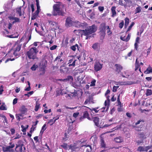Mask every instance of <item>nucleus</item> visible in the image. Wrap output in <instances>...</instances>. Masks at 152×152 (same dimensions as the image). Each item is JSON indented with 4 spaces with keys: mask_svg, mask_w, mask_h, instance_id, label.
<instances>
[{
    "mask_svg": "<svg viewBox=\"0 0 152 152\" xmlns=\"http://www.w3.org/2000/svg\"><path fill=\"white\" fill-rule=\"evenodd\" d=\"M64 6L62 3L57 2L53 6V10L52 12L53 15L63 16L64 12Z\"/></svg>",
    "mask_w": 152,
    "mask_h": 152,
    "instance_id": "obj_1",
    "label": "nucleus"
},
{
    "mask_svg": "<svg viewBox=\"0 0 152 152\" xmlns=\"http://www.w3.org/2000/svg\"><path fill=\"white\" fill-rule=\"evenodd\" d=\"M96 30V27L95 25H93L87 27L85 30H75L74 32L77 35L82 34L85 36H87L95 32Z\"/></svg>",
    "mask_w": 152,
    "mask_h": 152,
    "instance_id": "obj_2",
    "label": "nucleus"
},
{
    "mask_svg": "<svg viewBox=\"0 0 152 152\" xmlns=\"http://www.w3.org/2000/svg\"><path fill=\"white\" fill-rule=\"evenodd\" d=\"M38 51L37 48L34 47L31 48L27 52L26 54L29 59H34L37 58L36 54Z\"/></svg>",
    "mask_w": 152,
    "mask_h": 152,
    "instance_id": "obj_3",
    "label": "nucleus"
},
{
    "mask_svg": "<svg viewBox=\"0 0 152 152\" xmlns=\"http://www.w3.org/2000/svg\"><path fill=\"white\" fill-rule=\"evenodd\" d=\"M21 44H18L16 45L15 48L14 50L11 49L7 55L9 56H11V53H13V55L15 56H17L19 54V51L20 50Z\"/></svg>",
    "mask_w": 152,
    "mask_h": 152,
    "instance_id": "obj_4",
    "label": "nucleus"
},
{
    "mask_svg": "<svg viewBox=\"0 0 152 152\" xmlns=\"http://www.w3.org/2000/svg\"><path fill=\"white\" fill-rule=\"evenodd\" d=\"M10 145L7 146L3 147L2 148L3 151L4 152H12L13 150L12 149L15 147L14 144H12V143L10 142Z\"/></svg>",
    "mask_w": 152,
    "mask_h": 152,
    "instance_id": "obj_5",
    "label": "nucleus"
},
{
    "mask_svg": "<svg viewBox=\"0 0 152 152\" xmlns=\"http://www.w3.org/2000/svg\"><path fill=\"white\" fill-rule=\"evenodd\" d=\"M99 29L100 32V34L103 36V37H104L106 31V26L105 23H102L100 25Z\"/></svg>",
    "mask_w": 152,
    "mask_h": 152,
    "instance_id": "obj_6",
    "label": "nucleus"
},
{
    "mask_svg": "<svg viewBox=\"0 0 152 152\" xmlns=\"http://www.w3.org/2000/svg\"><path fill=\"white\" fill-rule=\"evenodd\" d=\"M48 22L49 23V25L52 29L55 30L59 29V26L58 23L54 21L50 20H49Z\"/></svg>",
    "mask_w": 152,
    "mask_h": 152,
    "instance_id": "obj_7",
    "label": "nucleus"
},
{
    "mask_svg": "<svg viewBox=\"0 0 152 152\" xmlns=\"http://www.w3.org/2000/svg\"><path fill=\"white\" fill-rule=\"evenodd\" d=\"M86 25V23H80V22L75 21L73 22V26H75L77 27H84Z\"/></svg>",
    "mask_w": 152,
    "mask_h": 152,
    "instance_id": "obj_8",
    "label": "nucleus"
},
{
    "mask_svg": "<svg viewBox=\"0 0 152 152\" xmlns=\"http://www.w3.org/2000/svg\"><path fill=\"white\" fill-rule=\"evenodd\" d=\"M73 22L74 21L72 20V19L70 17H68L66 20L65 26L67 27L73 26Z\"/></svg>",
    "mask_w": 152,
    "mask_h": 152,
    "instance_id": "obj_9",
    "label": "nucleus"
},
{
    "mask_svg": "<svg viewBox=\"0 0 152 152\" xmlns=\"http://www.w3.org/2000/svg\"><path fill=\"white\" fill-rule=\"evenodd\" d=\"M151 146H148L146 147L139 146L137 149V151H140L146 152L148 150L151 148Z\"/></svg>",
    "mask_w": 152,
    "mask_h": 152,
    "instance_id": "obj_10",
    "label": "nucleus"
},
{
    "mask_svg": "<svg viewBox=\"0 0 152 152\" xmlns=\"http://www.w3.org/2000/svg\"><path fill=\"white\" fill-rule=\"evenodd\" d=\"M94 69L96 71L100 70L102 68V65L99 62L96 63L94 65Z\"/></svg>",
    "mask_w": 152,
    "mask_h": 152,
    "instance_id": "obj_11",
    "label": "nucleus"
},
{
    "mask_svg": "<svg viewBox=\"0 0 152 152\" xmlns=\"http://www.w3.org/2000/svg\"><path fill=\"white\" fill-rule=\"evenodd\" d=\"M115 66V71L119 73L123 69V67L120 64H116Z\"/></svg>",
    "mask_w": 152,
    "mask_h": 152,
    "instance_id": "obj_12",
    "label": "nucleus"
},
{
    "mask_svg": "<svg viewBox=\"0 0 152 152\" xmlns=\"http://www.w3.org/2000/svg\"><path fill=\"white\" fill-rule=\"evenodd\" d=\"M9 18L10 20H11L13 21L12 23L13 24L15 23L16 22H20V19L15 17L10 16L9 17Z\"/></svg>",
    "mask_w": 152,
    "mask_h": 152,
    "instance_id": "obj_13",
    "label": "nucleus"
},
{
    "mask_svg": "<svg viewBox=\"0 0 152 152\" xmlns=\"http://www.w3.org/2000/svg\"><path fill=\"white\" fill-rule=\"evenodd\" d=\"M67 93V90L66 89H61L57 91V95H59L60 94L63 95L64 94H66Z\"/></svg>",
    "mask_w": 152,
    "mask_h": 152,
    "instance_id": "obj_14",
    "label": "nucleus"
},
{
    "mask_svg": "<svg viewBox=\"0 0 152 152\" xmlns=\"http://www.w3.org/2000/svg\"><path fill=\"white\" fill-rule=\"evenodd\" d=\"M130 34H128L127 37L126 38L125 36H122L120 37V39L123 41L127 42L130 39Z\"/></svg>",
    "mask_w": 152,
    "mask_h": 152,
    "instance_id": "obj_15",
    "label": "nucleus"
},
{
    "mask_svg": "<svg viewBox=\"0 0 152 152\" xmlns=\"http://www.w3.org/2000/svg\"><path fill=\"white\" fill-rule=\"evenodd\" d=\"M116 7L113 6L111 8V10L112 12L111 16L113 17L116 16V13L115 11Z\"/></svg>",
    "mask_w": 152,
    "mask_h": 152,
    "instance_id": "obj_16",
    "label": "nucleus"
},
{
    "mask_svg": "<svg viewBox=\"0 0 152 152\" xmlns=\"http://www.w3.org/2000/svg\"><path fill=\"white\" fill-rule=\"evenodd\" d=\"M92 48L95 50H98L100 47V44L96 42L92 46Z\"/></svg>",
    "mask_w": 152,
    "mask_h": 152,
    "instance_id": "obj_17",
    "label": "nucleus"
},
{
    "mask_svg": "<svg viewBox=\"0 0 152 152\" xmlns=\"http://www.w3.org/2000/svg\"><path fill=\"white\" fill-rule=\"evenodd\" d=\"M20 112L22 114L25 113L27 111V109L25 107V106H23L19 110Z\"/></svg>",
    "mask_w": 152,
    "mask_h": 152,
    "instance_id": "obj_18",
    "label": "nucleus"
},
{
    "mask_svg": "<svg viewBox=\"0 0 152 152\" xmlns=\"http://www.w3.org/2000/svg\"><path fill=\"white\" fill-rule=\"evenodd\" d=\"M63 61L62 58H60L59 56H57L55 60V61L56 62L57 64H60L61 62Z\"/></svg>",
    "mask_w": 152,
    "mask_h": 152,
    "instance_id": "obj_19",
    "label": "nucleus"
},
{
    "mask_svg": "<svg viewBox=\"0 0 152 152\" xmlns=\"http://www.w3.org/2000/svg\"><path fill=\"white\" fill-rule=\"evenodd\" d=\"M115 142L118 143H121L123 141L122 138L121 137H119L115 138Z\"/></svg>",
    "mask_w": 152,
    "mask_h": 152,
    "instance_id": "obj_20",
    "label": "nucleus"
},
{
    "mask_svg": "<svg viewBox=\"0 0 152 152\" xmlns=\"http://www.w3.org/2000/svg\"><path fill=\"white\" fill-rule=\"evenodd\" d=\"M94 121L95 123V125L97 126H99V118L97 117H95L94 119Z\"/></svg>",
    "mask_w": 152,
    "mask_h": 152,
    "instance_id": "obj_21",
    "label": "nucleus"
},
{
    "mask_svg": "<svg viewBox=\"0 0 152 152\" xmlns=\"http://www.w3.org/2000/svg\"><path fill=\"white\" fill-rule=\"evenodd\" d=\"M124 73L125 75H122V76L124 77H128L131 75L129 71H126L124 72Z\"/></svg>",
    "mask_w": 152,
    "mask_h": 152,
    "instance_id": "obj_22",
    "label": "nucleus"
},
{
    "mask_svg": "<svg viewBox=\"0 0 152 152\" xmlns=\"http://www.w3.org/2000/svg\"><path fill=\"white\" fill-rule=\"evenodd\" d=\"M150 73H152V68L149 66L145 71L144 73L145 74H148Z\"/></svg>",
    "mask_w": 152,
    "mask_h": 152,
    "instance_id": "obj_23",
    "label": "nucleus"
},
{
    "mask_svg": "<svg viewBox=\"0 0 152 152\" xmlns=\"http://www.w3.org/2000/svg\"><path fill=\"white\" fill-rule=\"evenodd\" d=\"M126 5L129 7H130L132 5V2L130 0H125Z\"/></svg>",
    "mask_w": 152,
    "mask_h": 152,
    "instance_id": "obj_24",
    "label": "nucleus"
},
{
    "mask_svg": "<svg viewBox=\"0 0 152 152\" xmlns=\"http://www.w3.org/2000/svg\"><path fill=\"white\" fill-rule=\"evenodd\" d=\"M140 137L143 138L145 139L147 137H148L149 135V134L148 133L147 134L145 133V134H144L143 133H142L140 134Z\"/></svg>",
    "mask_w": 152,
    "mask_h": 152,
    "instance_id": "obj_25",
    "label": "nucleus"
},
{
    "mask_svg": "<svg viewBox=\"0 0 152 152\" xmlns=\"http://www.w3.org/2000/svg\"><path fill=\"white\" fill-rule=\"evenodd\" d=\"M61 146L66 149L69 150L70 148H71L70 146L68 145L66 143H64L61 145Z\"/></svg>",
    "mask_w": 152,
    "mask_h": 152,
    "instance_id": "obj_26",
    "label": "nucleus"
},
{
    "mask_svg": "<svg viewBox=\"0 0 152 152\" xmlns=\"http://www.w3.org/2000/svg\"><path fill=\"white\" fill-rule=\"evenodd\" d=\"M16 146L15 148V150L17 149L18 148V146H23V142L21 140H19L17 144L16 145Z\"/></svg>",
    "mask_w": 152,
    "mask_h": 152,
    "instance_id": "obj_27",
    "label": "nucleus"
},
{
    "mask_svg": "<svg viewBox=\"0 0 152 152\" xmlns=\"http://www.w3.org/2000/svg\"><path fill=\"white\" fill-rule=\"evenodd\" d=\"M135 70H137L139 67V62L137 60V58L136 60L135 64Z\"/></svg>",
    "mask_w": 152,
    "mask_h": 152,
    "instance_id": "obj_28",
    "label": "nucleus"
},
{
    "mask_svg": "<svg viewBox=\"0 0 152 152\" xmlns=\"http://www.w3.org/2000/svg\"><path fill=\"white\" fill-rule=\"evenodd\" d=\"M64 80L69 81L70 82H72L73 80V78L72 76H69L66 79H64Z\"/></svg>",
    "mask_w": 152,
    "mask_h": 152,
    "instance_id": "obj_29",
    "label": "nucleus"
},
{
    "mask_svg": "<svg viewBox=\"0 0 152 152\" xmlns=\"http://www.w3.org/2000/svg\"><path fill=\"white\" fill-rule=\"evenodd\" d=\"M141 10V8L140 6H138L137 7L135 10V14H136L137 13H139L140 12Z\"/></svg>",
    "mask_w": 152,
    "mask_h": 152,
    "instance_id": "obj_30",
    "label": "nucleus"
},
{
    "mask_svg": "<svg viewBox=\"0 0 152 152\" xmlns=\"http://www.w3.org/2000/svg\"><path fill=\"white\" fill-rule=\"evenodd\" d=\"M92 99H91L90 98H88L86 99V100L85 102V104H93L94 103L92 101Z\"/></svg>",
    "mask_w": 152,
    "mask_h": 152,
    "instance_id": "obj_31",
    "label": "nucleus"
},
{
    "mask_svg": "<svg viewBox=\"0 0 152 152\" xmlns=\"http://www.w3.org/2000/svg\"><path fill=\"white\" fill-rule=\"evenodd\" d=\"M80 83L78 82H74L73 83H72V85L75 88L78 87L80 86Z\"/></svg>",
    "mask_w": 152,
    "mask_h": 152,
    "instance_id": "obj_32",
    "label": "nucleus"
},
{
    "mask_svg": "<svg viewBox=\"0 0 152 152\" xmlns=\"http://www.w3.org/2000/svg\"><path fill=\"white\" fill-rule=\"evenodd\" d=\"M40 75H43L45 73V69L44 67L41 68L39 69Z\"/></svg>",
    "mask_w": 152,
    "mask_h": 152,
    "instance_id": "obj_33",
    "label": "nucleus"
},
{
    "mask_svg": "<svg viewBox=\"0 0 152 152\" xmlns=\"http://www.w3.org/2000/svg\"><path fill=\"white\" fill-rule=\"evenodd\" d=\"M22 7H20L19 8H18L16 9V12L18 13L20 16L22 15L21 11V8Z\"/></svg>",
    "mask_w": 152,
    "mask_h": 152,
    "instance_id": "obj_34",
    "label": "nucleus"
},
{
    "mask_svg": "<svg viewBox=\"0 0 152 152\" xmlns=\"http://www.w3.org/2000/svg\"><path fill=\"white\" fill-rule=\"evenodd\" d=\"M71 148H70V149H71L72 151H75L76 150H78L79 149V148L76 147L75 146H72L71 145H70Z\"/></svg>",
    "mask_w": 152,
    "mask_h": 152,
    "instance_id": "obj_35",
    "label": "nucleus"
},
{
    "mask_svg": "<svg viewBox=\"0 0 152 152\" xmlns=\"http://www.w3.org/2000/svg\"><path fill=\"white\" fill-rule=\"evenodd\" d=\"M129 19L126 18L125 19V27H126L129 24Z\"/></svg>",
    "mask_w": 152,
    "mask_h": 152,
    "instance_id": "obj_36",
    "label": "nucleus"
},
{
    "mask_svg": "<svg viewBox=\"0 0 152 152\" xmlns=\"http://www.w3.org/2000/svg\"><path fill=\"white\" fill-rule=\"evenodd\" d=\"M118 110L119 112L122 111L124 110V108L123 107V105H118Z\"/></svg>",
    "mask_w": 152,
    "mask_h": 152,
    "instance_id": "obj_37",
    "label": "nucleus"
},
{
    "mask_svg": "<svg viewBox=\"0 0 152 152\" xmlns=\"http://www.w3.org/2000/svg\"><path fill=\"white\" fill-rule=\"evenodd\" d=\"M78 48V45L76 44L75 45L72 46L71 47V48L72 50L75 51L77 48Z\"/></svg>",
    "mask_w": 152,
    "mask_h": 152,
    "instance_id": "obj_38",
    "label": "nucleus"
},
{
    "mask_svg": "<svg viewBox=\"0 0 152 152\" xmlns=\"http://www.w3.org/2000/svg\"><path fill=\"white\" fill-rule=\"evenodd\" d=\"M146 95L147 96H150L152 94V91L151 89H148L146 91Z\"/></svg>",
    "mask_w": 152,
    "mask_h": 152,
    "instance_id": "obj_39",
    "label": "nucleus"
},
{
    "mask_svg": "<svg viewBox=\"0 0 152 152\" xmlns=\"http://www.w3.org/2000/svg\"><path fill=\"white\" fill-rule=\"evenodd\" d=\"M38 66L37 65L35 64H34L31 68V69L32 71H35L36 70V69L38 67Z\"/></svg>",
    "mask_w": 152,
    "mask_h": 152,
    "instance_id": "obj_40",
    "label": "nucleus"
},
{
    "mask_svg": "<svg viewBox=\"0 0 152 152\" xmlns=\"http://www.w3.org/2000/svg\"><path fill=\"white\" fill-rule=\"evenodd\" d=\"M96 80L95 79H93L91 82L90 86H95V83Z\"/></svg>",
    "mask_w": 152,
    "mask_h": 152,
    "instance_id": "obj_41",
    "label": "nucleus"
},
{
    "mask_svg": "<svg viewBox=\"0 0 152 152\" xmlns=\"http://www.w3.org/2000/svg\"><path fill=\"white\" fill-rule=\"evenodd\" d=\"M101 145L102 147L105 148V145L104 143V140L102 139L101 140Z\"/></svg>",
    "mask_w": 152,
    "mask_h": 152,
    "instance_id": "obj_42",
    "label": "nucleus"
},
{
    "mask_svg": "<svg viewBox=\"0 0 152 152\" xmlns=\"http://www.w3.org/2000/svg\"><path fill=\"white\" fill-rule=\"evenodd\" d=\"M55 122V121L53 120V119H51L49 120L48 122V124H50V125H52Z\"/></svg>",
    "mask_w": 152,
    "mask_h": 152,
    "instance_id": "obj_43",
    "label": "nucleus"
},
{
    "mask_svg": "<svg viewBox=\"0 0 152 152\" xmlns=\"http://www.w3.org/2000/svg\"><path fill=\"white\" fill-rule=\"evenodd\" d=\"M77 94V93L74 92L72 93H70V94H68V96L70 97L71 96L73 97L76 96Z\"/></svg>",
    "mask_w": 152,
    "mask_h": 152,
    "instance_id": "obj_44",
    "label": "nucleus"
},
{
    "mask_svg": "<svg viewBox=\"0 0 152 152\" xmlns=\"http://www.w3.org/2000/svg\"><path fill=\"white\" fill-rule=\"evenodd\" d=\"M110 102V99L108 96H107V100H105L104 102V104H108Z\"/></svg>",
    "mask_w": 152,
    "mask_h": 152,
    "instance_id": "obj_45",
    "label": "nucleus"
},
{
    "mask_svg": "<svg viewBox=\"0 0 152 152\" xmlns=\"http://www.w3.org/2000/svg\"><path fill=\"white\" fill-rule=\"evenodd\" d=\"M7 108L6 107L4 106V105H1L0 107V110H6Z\"/></svg>",
    "mask_w": 152,
    "mask_h": 152,
    "instance_id": "obj_46",
    "label": "nucleus"
},
{
    "mask_svg": "<svg viewBox=\"0 0 152 152\" xmlns=\"http://www.w3.org/2000/svg\"><path fill=\"white\" fill-rule=\"evenodd\" d=\"M107 32L108 34V35H110L112 33L111 32L110 29L108 26H107Z\"/></svg>",
    "mask_w": 152,
    "mask_h": 152,
    "instance_id": "obj_47",
    "label": "nucleus"
},
{
    "mask_svg": "<svg viewBox=\"0 0 152 152\" xmlns=\"http://www.w3.org/2000/svg\"><path fill=\"white\" fill-rule=\"evenodd\" d=\"M118 87V86H114L113 88V91L114 92H116Z\"/></svg>",
    "mask_w": 152,
    "mask_h": 152,
    "instance_id": "obj_48",
    "label": "nucleus"
},
{
    "mask_svg": "<svg viewBox=\"0 0 152 152\" xmlns=\"http://www.w3.org/2000/svg\"><path fill=\"white\" fill-rule=\"evenodd\" d=\"M134 22H133L132 23L131 25H130V26L129 27L127 30V31H129L131 29L132 27L134 25Z\"/></svg>",
    "mask_w": 152,
    "mask_h": 152,
    "instance_id": "obj_49",
    "label": "nucleus"
},
{
    "mask_svg": "<svg viewBox=\"0 0 152 152\" xmlns=\"http://www.w3.org/2000/svg\"><path fill=\"white\" fill-rule=\"evenodd\" d=\"M98 9L99 11L102 12L104 10V8L103 6H99L98 7Z\"/></svg>",
    "mask_w": 152,
    "mask_h": 152,
    "instance_id": "obj_50",
    "label": "nucleus"
},
{
    "mask_svg": "<svg viewBox=\"0 0 152 152\" xmlns=\"http://www.w3.org/2000/svg\"><path fill=\"white\" fill-rule=\"evenodd\" d=\"M33 93V91H31L29 92H28L27 94H25L24 95L25 96H27L28 97H29V96Z\"/></svg>",
    "mask_w": 152,
    "mask_h": 152,
    "instance_id": "obj_51",
    "label": "nucleus"
},
{
    "mask_svg": "<svg viewBox=\"0 0 152 152\" xmlns=\"http://www.w3.org/2000/svg\"><path fill=\"white\" fill-rule=\"evenodd\" d=\"M124 25V22L122 21L121 23H120L119 25V27L121 28H123Z\"/></svg>",
    "mask_w": 152,
    "mask_h": 152,
    "instance_id": "obj_52",
    "label": "nucleus"
},
{
    "mask_svg": "<svg viewBox=\"0 0 152 152\" xmlns=\"http://www.w3.org/2000/svg\"><path fill=\"white\" fill-rule=\"evenodd\" d=\"M21 116V114H16V117L17 119L19 121H20V116Z\"/></svg>",
    "mask_w": 152,
    "mask_h": 152,
    "instance_id": "obj_53",
    "label": "nucleus"
},
{
    "mask_svg": "<svg viewBox=\"0 0 152 152\" xmlns=\"http://www.w3.org/2000/svg\"><path fill=\"white\" fill-rule=\"evenodd\" d=\"M57 47V46L56 45H54L53 46H52L50 47V50H53L55 49H56V48Z\"/></svg>",
    "mask_w": 152,
    "mask_h": 152,
    "instance_id": "obj_54",
    "label": "nucleus"
},
{
    "mask_svg": "<svg viewBox=\"0 0 152 152\" xmlns=\"http://www.w3.org/2000/svg\"><path fill=\"white\" fill-rule=\"evenodd\" d=\"M23 146H18V148L15 150L18 151H19L21 152L23 150V149H22Z\"/></svg>",
    "mask_w": 152,
    "mask_h": 152,
    "instance_id": "obj_55",
    "label": "nucleus"
},
{
    "mask_svg": "<svg viewBox=\"0 0 152 152\" xmlns=\"http://www.w3.org/2000/svg\"><path fill=\"white\" fill-rule=\"evenodd\" d=\"M3 88L4 86H1L0 87V94H2V92L4 91Z\"/></svg>",
    "mask_w": 152,
    "mask_h": 152,
    "instance_id": "obj_56",
    "label": "nucleus"
},
{
    "mask_svg": "<svg viewBox=\"0 0 152 152\" xmlns=\"http://www.w3.org/2000/svg\"><path fill=\"white\" fill-rule=\"evenodd\" d=\"M85 146H86V147H88V148L87 149V150H88V151H91V147L90 146L88 145H86Z\"/></svg>",
    "mask_w": 152,
    "mask_h": 152,
    "instance_id": "obj_57",
    "label": "nucleus"
},
{
    "mask_svg": "<svg viewBox=\"0 0 152 152\" xmlns=\"http://www.w3.org/2000/svg\"><path fill=\"white\" fill-rule=\"evenodd\" d=\"M98 107L93 108L92 109V110L94 111L95 113H97L98 111H99L100 112V110H97L98 109Z\"/></svg>",
    "mask_w": 152,
    "mask_h": 152,
    "instance_id": "obj_58",
    "label": "nucleus"
},
{
    "mask_svg": "<svg viewBox=\"0 0 152 152\" xmlns=\"http://www.w3.org/2000/svg\"><path fill=\"white\" fill-rule=\"evenodd\" d=\"M79 114V113L76 112V113H74L73 115V117L75 118H76L77 117Z\"/></svg>",
    "mask_w": 152,
    "mask_h": 152,
    "instance_id": "obj_59",
    "label": "nucleus"
},
{
    "mask_svg": "<svg viewBox=\"0 0 152 152\" xmlns=\"http://www.w3.org/2000/svg\"><path fill=\"white\" fill-rule=\"evenodd\" d=\"M76 61V60H75L72 62V64H69V66H75V63Z\"/></svg>",
    "mask_w": 152,
    "mask_h": 152,
    "instance_id": "obj_60",
    "label": "nucleus"
},
{
    "mask_svg": "<svg viewBox=\"0 0 152 152\" xmlns=\"http://www.w3.org/2000/svg\"><path fill=\"white\" fill-rule=\"evenodd\" d=\"M51 111V110L50 109H49V110L45 109V110L44 111V112L45 113H50Z\"/></svg>",
    "mask_w": 152,
    "mask_h": 152,
    "instance_id": "obj_61",
    "label": "nucleus"
},
{
    "mask_svg": "<svg viewBox=\"0 0 152 152\" xmlns=\"http://www.w3.org/2000/svg\"><path fill=\"white\" fill-rule=\"evenodd\" d=\"M21 127L22 129V130L23 132H26V128L24 127V126L23 125H21Z\"/></svg>",
    "mask_w": 152,
    "mask_h": 152,
    "instance_id": "obj_62",
    "label": "nucleus"
},
{
    "mask_svg": "<svg viewBox=\"0 0 152 152\" xmlns=\"http://www.w3.org/2000/svg\"><path fill=\"white\" fill-rule=\"evenodd\" d=\"M21 136L19 134H17L16 136L14 138V140L17 139L19 138Z\"/></svg>",
    "mask_w": 152,
    "mask_h": 152,
    "instance_id": "obj_63",
    "label": "nucleus"
},
{
    "mask_svg": "<svg viewBox=\"0 0 152 152\" xmlns=\"http://www.w3.org/2000/svg\"><path fill=\"white\" fill-rule=\"evenodd\" d=\"M18 99L17 98H15L13 100V104H15L17 103Z\"/></svg>",
    "mask_w": 152,
    "mask_h": 152,
    "instance_id": "obj_64",
    "label": "nucleus"
}]
</instances>
